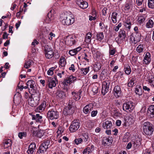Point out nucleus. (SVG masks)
<instances>
[{"mask_svg":"<svg viewBox=\"0 0 154 154\" xmlns=\"http://www.w3.org/2000/svg\"><path fill=\"white\" fill-rule=\"evenodd\" d=\"M92 52L94 56L96 57V58H99L101 55L100 53L98 51H97L96 49H92Z\"/></svg>","mask_w":154,"mask_h":154,"instance_id":"40","label":"nucleus"},{"mask_svg":"<svg viewBox=\"0 0 154 154\" xmlns=\"http://www.w3.org/2000/svg\"><path fill=\"white\" fill-rule=\"evenodd\" d=\"M115 49L112 48H110L109 49V53L110 55H114L116 53Z\"/></svg>","mask_w":154,"mask_h":154,"instance_id":"64","label":"nucleus"},{"mask_svg":"<svg viewBox=\"0 0 154 154\" xmlns=\"http://www.w3.org/2000/svg\"><path fill=\"white\" fill-rule=\"evenodd\" d=\"M12 144V142L11 140L8 139L5 141L3 146L4 148H10Z\"/></svg>","mask_w":154,"mask_h":154,"instance_id":"28","label":"nucleus"},{"mask_svg":"<svg viewBox=\"0 0 154 154\" xmlns=\"http://www.w3.org/2000/svg\"><path fill=\"white\" fill-rule=\"evenodd\" d=\"M74 142L76 145H78L82 143L83 142V141L82 138H79L75 139L74 140Z\"/></svg>","mask_w":154,"mask_h":154,"instance_id":"52","label":"nucleus"},{"mask_svg":"<svg viewBox=\"0 0 154 154\" xmlns=\"http://www.w3.org/2000/svg\"><path fill=\"white\" fill-rule=\"evenodd\" d=\"M134 108V103L131 102L125 103L123 104V109L126 112H131Z\"/></svg>","mask_w":154,"mask_h":154,"instance_id":"11","label":"nucleus"},{"mask_svg":"<svg viewBox=\"0 0 154 154\" xmlns=\"http://www.w3.org/2000/svg\"><path fill=\"white\" fill-rule=\"evenodd\" d=\"M82 93L81 90H79L78 92H75L72 91V94L73 96V99L74 100L73 101L79 100L81 98V95Z\"/></svg>","mask_w":154,"mask_h":154,"instance_id":"18","label":"nucleus"},{"mask_svg":"<svg viewBox=\"0 0 154 154\" xmlns=\"http://www.w3.org/2000/svg\"><path fill=\"white\" fill-rule=\"evenodd\" d=\"M151 61L150 54L148 52H147L146 53L144 57L143 63L145 64H148L150 63Z\"/></svg>","mask_w":154,"mask_h":154,"instance_id":"17","label":"nucleus"},{"mask_svg":"<svg viewBox=\"0 0 154 154\" xmlns=\"http://www.w3.org/2000/svg\"><path fill=\"white\" fill-rule=\"evenodd\" d=\"M113 94L116 98H119L122 95V92L120 87L118 86H116L113 90Z\"/></svg>","mask_w":154,"mask_h":154,"instance_id":"15","label":"nucleus"},{"mask_svg":"<svg viewBox=\"0 0 154 154\" xmlns=\"http://www.w3.org/2000/svg\"><path fill=\"white\" fill-rule=\"evenodd\" d=\"M76 80V78L72 75L67 77L63 82V84L65 88L67 87L68 85L74 82Z\"/></svg>","mask_w":154,"mask_h":154,"instance_id":"10","label":"nucleus"},{"mask_svg":"<svg viewBox=\"0 0 154 154\" xmlns=\"http://www.w3.org/2000/svg\"><path fill=\"white\" fill-rule=\"evenodd\" d=\"M143 46L142 45H139L137 48L136 51L139 53L142 52L143 51Z\"/></svg>","mask_w":154,"mask_h":154,"instance_id":"53","label":"nucleus"},{"mask_svg":"<svg viewBox=\"0 0 154 154\" xmlns=\"http://www.w3.org/2000/svg\"><path fill=\"white\" fill-rule=\"evenodd\" d=\"M118 14L116 12H113L111 16V19L113 23H116L117 21V16Z\"/></svg>","mask_w":154,"mask_h":154,"instance_id":"39","label":"nucleus"},{"mask_svg":"<svg viewBox=\"0 0 154 154\" xmlns=\"http://www.w3.org/2000/svg\"><path fill=\"white\" fill-rule=\"evenodd\" d=\"M124 71L126 74L127 75H129L131 72L130 66L128 65H125L124 68Z\"/></svg>","mask_w":154,"mask_h":154,"instance_id":"41","label":"nucleus"},{"mask_svg":"<svg viewBox=\"0 0 154 154\" xmlns=\"http://www.w3.org/2000/svg\"><path fill=\"white\" fill-rule=\"evenodd\" d=\"M45 56L48 59H50L54 56V52L52 49L48 45L45 46Z\"/></svg>","mask_w":154,"mask_h":154,"instance_id":"9","label":"nucleus"},{"mask_svg":"<svg viewBox=\"0 0 154 154\" xmlns=\"http://www.w3.org/2000/svg\"><path fill=\"white\" fill-rule=\"evenodd\" d=\"M83 138L82 139L83 140V142L86 143H88V141L89 137L88 134L86 133H85L83 134Z\"/></svg>","mask_w":154,"mask_h":154,"instance_id":"46","label":"nucleus"},{"mask_svg":"<svg viewBox=\"0 0 154 154\" xmlns=\"http://www.w3.org/2000/svg\"><path fill=\"white\" fill-rule=\"evenodd\" d=\"M110 83L109 81H103L102 83V87L109 88Z\"/></svg>","mask_w":154,"mask_h":154,"instance_id":"54","label":"nucleus"},{"mask_svg":"<svg viewBox=\"0 0 154 154\" xmlns=\"http://www.w3.org/2000/svg\"><path fill=\"white\" fill-rule=\"evenodd\" d=\"M93 16H89V20H94L96 19V12L95 11H93L92 12Z\"/></svg>","mask_w":154,"mask_h":154,"instance_id":"51","label":"nucleus"},{"mask_svg":"<svg viewBox=\"0 0 154 154\" xmlns=\"http://www.w3.org/2000/svg\"><path fill=\"white\" fill-rule=\"evenodd\" d=\"M107 70L105 69L103 70L100 74V78L101 80L103 79L107 75Z\"/></svg>","mask_w":154,"mask_h":154,"instance_id":"45","label":"nucleus"},{"mask_svg":"<svg viewBox=\"0 0 154 154\" xmlns=\"http://www.w3.org/2000/svg\"><path fill=\"white\" fill-rule=\"evenodd\" d=\"M135 92L136 94L139 96L142 95L141 87L139 85H137L136 86Z\"/></svg>","mask_w":154,"mask_h":154,"instance_id":"44","label":"nucleus"},{"mask_svg":"<svg viewBox=\"0 0 154 154\" xmlns=\"http://www.w3.org/2000/svg\"><path fill=\"white\" fill-rule=\"evenodd\" d=\"M112 124L111 121L107 120L103 121L102 123V127L104 129H110L112 127Z\"/></svg>","mask_w":154,"mask_h":154,"instance_id":"21","label":"nucleus"},{"mask_svg":"<svg viewBox=\"0 0 154 154\" xmlns=\"http://www.w3.org/2000/svg\"><path fill=\"white\" fill-rule=\"evenodd\" d=\"M69 101L68 105L64 109L63 114L66 115L72 114L74 113L75 109V107L72 106L73 102H72L70 100Z\"/></svg>","mask_w":154,"mask_h":154,"instance_id":"4","label":"nucleus"},{"mask_svg":"<svg viewBox=\"0 0 154 154\" xmlns=\"http://www.w3.org/2000/svg\"><path fill=\"white\" fill-rule=\"evenodd\" d=\"M50 13H49L48 14V16L47 17H46V19L45 20V22L47 23H51V21L53 19V18L51 17L50 18L49 16H50Z\"/></svg>","mask_w":154,"mask_h":154,"instance_id":"57","label":"nucleus"},{"mask_svg":"<svg viewBox=\"0 0 154 154\" xmlns=\"http://www.w3.org/2000/svg\"><path fill=\"white\" fill-rule=\"evenodd\" d=\"M55 36V35L52 32H51L49 35H48V39L50 40H52V39L54 38Z\"/></svg>","mask_w":154,"mask_h":154,"instance_id":"62","label":"nucleus"},{"mask_svg":"<svg viewBox=\"0 0 154 154\" xmlns=\"http://www.w3.org/2000/svg\"><path fill=\"white\" fill-rule=\"evenodd\" d=\"M28 101L29 104L32 107H35L38 104L32 97H29Z\"/></svg>","mask_w":154,"mask_h":154,"instance_id":"29","label":"nucleus"},{"mask_svg":"<svg viewBox=\"0 0 154 154\" xmlns=\"http://www.w3.org/2000/svg\"><path fill=\"white\" fill-rule=\"evenodd\" d=\"M64 40L66 44L69 46H71L75 45L77 42L76 38L75 36L71 35L64 37Z\"/></svg>","mask_w":154,"mask_h":154,"instance_id":"3","label":"nucleus"},{"mask_svg":"<svg viewBox=\"0 0 154 154\" xmlns=\"http://www.w3.org/2000/svg\"><path fill=\"white\" fill-rule=\"evenodd\" d=\"M27 85L29 86L30 88L31 89V90L34 89L35 86V82L33 80H29L26 83Z\"/></svg>","mask_w":154,"mask_h":154,"instance_id":"36","label":"nucleus"},{"mask_svg":"<svg viewBox=\"0 0 154 154\" xmlns=\"http://www.w3.org/2000/svg\"><path fill=\"white\" fill-rule=\"evenodd\" d=\"M109 88L102 87L101 92L103 95H105L109 91Z\"/></svg>","mask_w":154,"mask_h":154,"instance_id":"60","label":"nucleus"},{"mask_svg":"<svg viewBox=\"0 0 154 154\" xmlns=\"http://www.w3.org/2000/svg\"><path fill=\"white\" fill-rule=\"evenodd\" d=\"M32 97L36 102L39 104L40 99V94L39 93H36L32 94Z\"/></svg>","mask_w":154,"mask_h":154,"instance_id":"32","label":"nucleus"},{"mask_svg":"<svg viewBox=\"0 0 154 154\" xmlns=\"http://www.w3.org/2000/svg\"><path fill=\"white\" fill-rule=\"evenodd\" d=\"M47 116L49 119L51 120L57 119L59 116L58 112L56 110L52 109L48 112Z\"/></svg>","mask_w":154,"mask_h":154,"instance_id":"8","label":"nucleus"},{"mask_svg":"<svg viewBox=\"0 0 154 154\" xmlns=\"http://www.w3.org/2000/svg\"><path fill=\"white\" fill-rule=\"evenodd\" d=\"M94 149V146L93 145H91L90 146L88 147L83 150V154H89L91 153Z\"/></svg>","mask_w":154,"mask_h":154,"instance_id":"27","label":"nucleus"},{"mask_svg":"<svg viewBox=\"0 0 154 154\" xmlns=\"http://www.w3.org/2000/svg\"><path fill=\"white\" fill-rule=\"evenodd\" d=\"M42 116H40L38 114H37L35 115L32 116V119L35 120L36 122H41L42 121Z\"/></svg>","mask_w":154,"mask_h":154,"instance_id":"33","label":"nucleus"},{"mask_svg":"<svg viewBox=\"0 0 154 154\" xmlns=\"http://www.w3.org/2000/svg\"><path fill=\"white\" fill-rule=\"evenodd\" d=\"M60 20L63 24L69 26L74 22L75 19L74 16L72 14L67 15L63 13L61 15Z\"/></svg>","mask_w":154,"mask_h":154,"instance_id":"1","label":"nucleus"},{"mask_svg":"<svg viewBox=\"0 0 154 154\" xmlns=\"http://www.w3.org/2000/svg\"><path fill=\"white\" fill-rule=\"evenodd\" d=\"M92 36V33L90 32H88L86 34L85 39V41L86 43H89L91 42Z\"/></svg>","mask_w":154,"mask_h":154,"instance_id":"43","label":"nucleus"},{"mask_svg":"<svg viewBox=\"0 0 154 154\" xmlns=\"http://www.w3.org/2000/svg\"><path fill=\"white\" fill-rule=\"evenodd\" d=\"M119 38L121 41L122 42L125 41V39L126 37V35L125 31L121 29L119 31Z\"/></svg>","mask_w":154,"mask_h":154,"instance_id":"26","label":"nucleus"},{"mask_svg":"<svg viewBox=\"0 0 154 154\" xmlns=\"http://www.w3.org/2000/svg\"><path fill=\"white\" fill-rule=\"evenodd\" d=\"M124 26L126 29L128 31L130 30L131 28V23L130 20L129 19H126L124 23Z\"/></svg>","mask_w":154,"mask_h":154,"instance_id":"35","label":"nucleus"},{"mask_svg":"<svg viewBox=\"0 0 154 154\" xmlns=\"http://www.w3.org/2000/svg\"><path fill=\"white\" fill-rule=\"evenodd\" d=\"M94 124L93 122L91 120L88 121L86 123V125L87 127L89 128H91L93 126Z\"/></svg>","mask_w":154,"mask_h":154,"instance_id":"59","label":"nucleus"},{"mask_svg":"<svg viewBox=\"0 0 154 154\" xmlns=\"http://www.w3.org/2000/svg\"><path fill=\"white\" fill-rule=\"evenodd\" d=\"M46 106V102H44L35 109L37 112H42Z\"/></svg>","mask_w":154,"mask_h":154,"instance_id":"24","label":"nucleus"},{"mask_svg":"<svg viewBox=\"0 0 154 154\" xmlns=\"http://www.w3.org/2000/svg\"><path fill=\"white\" fill-rule=\"evenodd\" d=\"M65 72L64 71H59L57 74L58 77L60 78H61L64 75Z\"/></svg>","mask_w":154,"mask_h":154,"instance_id":"61","label":"nucleus"},{"mask_svg":"<svg viewBox=\"0 0 154 154\" xmlns=\"http://www.w3.org/2000/svg\"><path fill=\"white\" fill-rule=\"evenodd\" d=\"M47 85L50 88L52 89L56 86L58 82L54 78L48 77L47 79Z\"/></svg>","mask_w":154,"mask_h":154,"instance_id":"12","label":"nucleus"},{"mask_svg":"<svg viewBox=\"0 0 154 154\" xmlns=\"http://www.w3.org/2000/svg\"><path fill=\"white\" fill-rule=\"evenodd\" d=\"M57 94V97L60 99H64L66 97V94L63 91H58Z\"/></svg>","mask_w":154,"mask_h":154,"instance_id":"31","label":"nucleus"},{"mask_svg":"<svg viewBox=\"0 0 154 154\" xmlns=\"http://www.w3.org/2000/svg\"><path fill=\"white\" fill-rule=\"evenodd\" d=\"M112 141V137L109 136L103 137L102 140V144L104 146H109L111 145Z\"/></svg>","mask_w":154,"mask_h":154,"instance_id":"13","label":"nucleus"},{"mask_svg":"<svg viewBox=\"0 0 154 154\" xmlns=\"http://www.w3.org/2000/svg\"><path fill=\"white\" fill-rule=\"evenodd\" d=\"M34 136L39 138H41L43 136V131L42 130H40L38 131H33L32 132Z\"/></svg>","mask_w":154,"mask_h":154,"instance_id":"30","label":"nucleus"},{"mask_svg":"<svg viewBox=\"0 0 154 154\" xmlns=\"http://www.w3.org/2000/svg\"><path fill=\"white\" fill-rule=\"evenodd\" d=\"M148 5L149 8L154 9V0H148Z\"/></svg>","mask_w":154,"mask_h":154,"instance_id":"47","label":"nucleus"},{"mask_svg":"<svg viewBox=\"0 0 154 154\" xmlns=\"http://www.w3.org/2000/svg\"><path fill=\"white\" fill-rule=\"evenodd\" d=\"M146 81L152 87H154V77L151 73H148L146 76Z\"/></svg>","mask_w":154,"mask_h":154,"instance_id":"14","label":"nucleus"},{"mask_svg":"<svg viewBox=\"0 0 154 154\" xmlns=\"http://www.w3.org/2000/svg\"><path fill=\"white\" fill-rule=\"evenodd\" d=\"M101 67V65L100 63H96L94 65V70L95 71L99 70Z\"/></svg>","mask_w":154,"mask_h":154,"instance_id":"48","label":"nucleus"},{"mask_svg":"<svg viewBox=\"0 0 154 154\" xmlns=\"http://www.w3.org/2000/svg\"><path fill=\"white\" fill-rule=\"evenodd\" d=\"M36 148L35 143H31L29 146V149L27 151V152L28 154H33Z\"/></svg>","mask_w":154,"mask_h":154,"instance_id":"25","label":"nucleus"},{"mask_svg":"<svg viewBox=\"0 0 154 154\" xmlns=\"http://www.w3.org/2000/svg\"><path fill=\"white\" fill-rule=\"evenodd\" d=\"M80 125V123L78 120H74L69 126L70 131L71 132H75L79 128Z\"/></svg>","mask_w":154,"mask_h":154,"instance_id":"7","label":"nucleus"},{"mask_svg":"<svg viewBox=\"0 0 154 154\" xmlns=\"http://www.w3.org/2000/svg\"><path fill=\"white\" fill-rule=\"evenodd\" d=\"M97 38L98 40L101 41L104 38V35L103 32L98 33L97 35Z\"/></svg>","mask_w":154,"mask_h":154,"instance_id":"49","label":"nucleus"},{"mask_svg":"<svg viewBox=\"0 0 154 154\" xmlns=\"http://www.w3.org/2000/svg\"><path fill=\"white\" fill-rule=\"evenodd\" d=\"M26 136V133L24 132H20L19 133L18 136L21 139L23 137H25Z\"/></svg>","mask_w":154,"mask_h":154,"instance_id":"58","label":"nucleus"},{"mask_svg":"<svg viewBox=\"0 0 154 154\" xmlns=\"http://www.w3.org/2000/svg\"><path fill=\"white\" fill-rule=\"evenodd\" d=\"M82 49L80 47H79L75 48L69 51V54L71 56H73L76 55Z\"/></svg>","mask_w":154,"mask_h":154,"instance_id":"23","label":"nucleus"},{"mask_svg":"<svg viewBox=\"0 0 154 154\" xmlns=\"http://www.w3.org/2000/svg\"><path fill=\"white\" fill-rule=\"evenodd\" d=\"M66 64V61L65 58L63 56L61 57L59 60V65L61 67H64Z\"/></svg>","mask_w":154,"mask_h":154,"instance_id":"34","label":"nucleus"},{"mask_svg":"<svg viewBox=\"0 0 154 154\" xmlns=\"http://www.w3.org/2000/svg\"><path fill=\"white\" fill-rule=\"evenodd\" d=\"M50 143L49 140H46L44 142L41 144L39 150V154H46V150L48 148Z\"/></svg>","mask_w":154,"mask_h":154,"instance_id":"6","label":"nucleus"},{"mask_svg":"<svg viewBox=\"0 0 154 154\" xmlns=\"http://www.w3.org/2000/svg\"><path fill=\"white\" fill-rule=\"evenodd\" d=\"M141 139L139 137H137L135 141L133 142V147L134 149H137L139 146L141 145Z\"/></svg>","mask_w":154,"mask_h":154,"instance_id":"22","label":"nucleus"},{"mask_svg":"<svg viewBox=\"0 0 154 154\" xmlns=\"http://www.w3.org/2000/svg\"><path fill=\"white\" fill-rule=\"evenodd\" d=\"M131 4L130 2L127 3L125 4V7H124V9L125 11H128L129 10L131 7Z\"/></svg>","mask_w":154,"mask_h":154,"instance_id":"55","label":"nucleus"},{"mask_svg":"<svg viewBox=\"0 0 154 154\" xmlns=\"http://www.w3.org/2000/svg\"><path fill=\"white\" fill-rule=\"evenodd\" d=\"M81 73L83 75H86L89 71V67L85 68H82L80 69Z\"/></svg>","mask_w":154,"mask_h":154,"instance_id":"38","label":"nucleus"},{"mask_svg":"<svg viewBox=\"0 0 154 154\" xmlns=\"http://www.w3.org/2000/svg\"><path fill=\"white\" fill-rule=\"evenodd\" d=\"M147 17L146 14H141L137 16V21L140 24H142L145 21Z\"/></svg>","mask_w":154,"mask_h":154,"instance_id":"20","label":"nucleus"},{"mask_svg":"<svg viewBox=\"0 0 154 154\" xmlns=\"http://www.w3.org/2000/svg\"><path fill=\"white\" fill-rule=\"evenodd\" d=\"M141 35L140 33H134L130 36L129 42L131 43L136 44L141 40Z\"/></svg>","mask_w":154,"mask_h":154,"instance_id":"5","label":"nucleus"},{"mask_svg":"<svg viewBox=\"0 0 154 154\" xmlns=\"http://www.w3.org/2000/svg\"><path fill=\"white\" fill-rule=\"evenodd\" d=\"M154 24V22L153 20L150 19L147 22L146 25V28H152Z\"/></svg>","mask_w":154,"mask_h":154,"instance_id":"37","label":"nucleus"},{"mask_svg":"<svg viewBox=\"0 0 154 154\" xmlns=\"http://www.w3.org/2000/svg\"><path fill=\"white\" fill-rule=\"evenodd\" d=\"M93 105L92 103H90L85 106L83 109V112L85 114H87L90 112L93 108Z\"/></svg>","mask_w":154,"mask_h":154,"instance_id":"19","label":"nucleus"},{"mask_svg":"<svg viewBox=\"0 0 154 154\" xmlns=\"http://www.w3.org/2000/svg\"><path fill=\"white\" fill-rule=\"evenodd\" d=\"M143 131L145 135H151L154 131L153 125L149 122H144L143 125Z\"/></svg>","mask_w":154,"mask_h":154,"instance_id":"2","label":"nucleus"},{"mask_svg":"<svg viewBox=\"0 0 154 154\" xmlns=\"http://www.w3.org/2000/svg\"><path fill=\"white\" fill-rule=\"evenodd\" d=\"M57 66H55L54 67H52L50 68L47 72V74L50 75H52L54 73V71L57 68Z\"/></svg>","mask_w":154,"mask_h":154,"instance_id":"50","label":"nucleus"},{"mask_svg":"<svg viewBox=\"0 0 154 154\" xmlns=\"http://www.w3.org/2000/svg\"><path fill=\"white\" fill-rule=\"evenodd\" d=\"M134 78H132L131 79L129 80L128 83V87H131L133 86L134 83Z\"/></svg>","mask_w":154,"mask_h":154,"instance_id":"56","label":"nucleus"},{"mask_svg":"<svg viewBox=\"0 0 154 154\" xmlns=\"http://www.w3.org/2000/svg\"><path fill=\"white\" fill-rule=\"evenodd\" d=\"M77 4L79 7L82 9H85L88 7V3L83 0H78L77 2Z\"/></svg>","mask_w":154,"mask_h":154,"instance_id":"16","label":"nucleus"},{"mask_svg":"<svg viewBox=\"0 0 154 154\" xmlns=\"http://www.w3.org/2000/svg\"><path fill=\"white\" fill-rule=\"evenodd\" d=\"M148 111L150 112V116L151 118L154 117V105H151L148 108Z\"/></svg>","mask_w":154,"mask_h":154,"instance_id":"42","label":"nucleus"},{"mask_svg":"<svg viewBox=\"0 0 154 154\" xmlns=\"http://www.w3.org/2000/svg\"><path fill=\"white\" fill-rule=\"evenodd\" d=\"M31 65V61L29 60L26 62L24 64V67L25 68L28 69L29 68L30 66Z\"/></svg>","mask_w":154,"mask_h":154,"instance_id":"63","label":"nucleus"}]
</instances>
